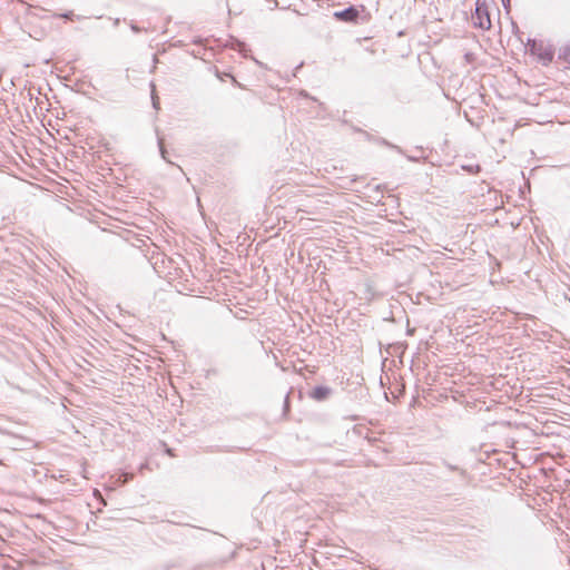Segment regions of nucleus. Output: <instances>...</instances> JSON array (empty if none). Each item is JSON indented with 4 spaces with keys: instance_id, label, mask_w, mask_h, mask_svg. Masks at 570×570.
Returning <instances> with one entry per match:
<instances>
[{
    "instance_id": "f257e3e1",
    "label": "nucleus",
    "mask_w": 570,
    "mask_h": 570,
    "mask_svg": "<svg viewBox=\"0 0 570 570\" xmlns=\"http://www.w3.org/2000/svg\"><path fill=\"white\" fill-rule=\"evenodd\" d=\"M529 52L535 56L543 66H548L553 61L554 48L551 45H546L541 40L528 38L525 43Z\"/></svg>"
},
{
    "instance_id": "f03ea898",
    "label": "nucleus",
    "mask_w": 570,
    "mask_h": 570,
    "mask_svg": "<svg viewBox=\"0 0 570 570\" xmlns=\"http://www.w3.org/2000/svg\"><path fill=\"white\" fill-rule=\"evenodd\" d=\"M473 24L482 30L491 28L489 6L485 0H476L475 11L472 14Z\"/></svg>"
},
{
    "instance_id": "7ed1b4c3",
    "label": "nucleus",
    "mask_w": 570,
    "mask_h": 570,
    "mask_svg": "<svg viewBox=\"0 0 570 570\" xmlns=\"http://www.w3.org/2000/svg\"><path fill=\"white\" fill-rule=\"evenodd\" d=\"M0 434L9 435L12 438V442L8 444L11 450L19 451L23 450L32 444V440L21 436L7 428L0 425Z\"/></svg>"
},
{
    "instance_id": "20e7f679",
    "label": "nucleus",
    "mask_w": 570,
    "mask_h": 570,
    "mask_svg": "<svg viewBox=\"0 0 570 570\" xmlns=\"http://www.w3.org/2000/svg\"><path fill=\"white\" fill-rule=\"evenodd\" d=\"M360 12L354 6H350L341 11L334 12V17L344 22H355L358 19Z\"/></svg>"
},
{
    "instance_id": "39448f33",
    "label": "nucleus",
    "mask_w": 570,
    "mask_h": 570,
    "mask_svg": "<svg viewBox=\"0 0 570 570\" xmlns=\"http://www.w3.org/2000/svg\"><path fill=\"white\" fill-rule=\"evenodd\" d=\"M331 394L332 389L324 385H317L308 393L309 397L317 402L326 401Z\"/></svg>"
},
{
    "instance_id": "423d86ee",
    "label": "nucleus",
    "mask_w": 570,
    "mask_h": 570,
    "mask_svg": "<svg viewBox=\"0 0 570 570\" xmlns=\"http://www.w3.org/2000/svg\"><path fill=\"white\" fill-rule=\"evenodd\" d=\"M228 46L232 49L237 50L238 52H240L244 57L247 56L246 55V51H247L246 45L243 41H240V40H238L236 38H232L229 43H228Z\"/></svg>"
},
{
    "instance_id": "0eeeda50",
    "label": "nucleus",
    "mask_w": 570,
    "mask_h": 570,
    "mask_svg": "<svg viewBox=\"0 0 570 570\" xmlns=\"http://www.w3.org/2000/svg\"><path fill=\"white\" fill-rule=\"evenodd\" d=\"M156 135H157V142H158L159 153H160L161 158L165 161H167L168 164H173L170 160L167 159V150L164 145V138L159 136L158 129H156Z\"/></svg>"
},
{
    "instance_id": "6e6552de",
    "label": "nucleus",
    "mask_w": 570,
    "mask_h": 570,
    "mask_svg": "<svg viewBox=\"0 0 570 570\" xmlns=\"http://www.w3.org/2000/svg\"><path fill=\"white\" fill-rule=\"evenodd\" d=\"M559 59L570 65V43L560 49Z\"/></svg>"
},
{
    "instance_id": "1a4fd4ad",
    "label": "nucleus",
    "mask_w": 570,
    "mask_h": 570,
    "mask_svg": "<svg viewBox=\"0 0 570 570\" xmlns=\"http://www.w3.org/2000/svg\"><path fill=\"white\" fill-rule=\"evenodd\" d=\"M511 27H512V33L522 42V35L523 32L520 30L519 26L517 24V22L512 21L511 22Z\"/></svg>"
},
{
    "instance_id": "9d476101",
    "label": "nucleus",
    "mask_w": 570,
    "mask_h": 570,
    "mask_svg": "<svg viewBox=\"0 0 570 570\" xmlns=\"http://www.w3.org/2000/svg\"><path fill=\"white\" fill-rule=\"evenodd\" d=\"M289 393L291 391L286 394L285 399H284V405H283V413L284 415H287V413L289 412Z\"/></svg>"
},
{
    "instance_id": "9b49d317",
    "label": "nucleus",
    "mask_w": 570,
    "mask_h": 570,
    "mask_svg": "<svg viewBox=\"0 0 570 570\" xmlns=\"http://www.w3.org/2000/svg\"><path fill=\"white\" fill-rule=\"evenodd\" d=\"M151 98H153V106H154V108L158 109L159 108V100H158V97L155 95L154 90H153Z\"/></svg>"
},
{
    "instance_id": "f8f14e48",
    "label": "nucleus",
    "mask_w": 570,
    "mask_h": 570,
    "mask_svg": "<svg viewBox=\"0 0 570 570\" xmlns=\"http://www.w3.org/2000/svg\"><path fill=\"white\" fill-rule=\"evenodd\" d=\"M60 18H63V19H69L71 20L73 18V12L72 11H68V12H65V13H61L59 14Z\"/></svg>"
},
{
    "instance_id": "ddd939ff",
    "label": "nucleus",
    "mask_w": 570,
    "mask_h": 570,
    "mask_svg": "<svg viewBox=\"0 0 570 570\" xmlns=\"http://www.w3.org/2000/svg\"><path fill=\"white\" fill-rule=\"evenodd\" d=\"M502 1V4H503V8L505 9L507 12L510 11V8H511V0H501Z\"/></svg>"
},
{
    "instance_id": "4468645a",
    "label": "nucleus",
    "mask_w": 570,
    "mask_h": 570,
    "mask_svg": "<svg viewBox=\"0 0 570 570\" xmlns=\"http://www.w3.org/2000/svg\"><path fill=\"white\" fill-rule=\"evenodd\" d=\"M383 144H384V145H386V146H389V147H391V148H393V149H395V150H397L399 153H402V149H401L399 146H395V145H393V144H390V142H387L386 140H383Z\"/></svg>"
},
{
    "instance_id": "2eb2a0df",
    "label": "nucleus",
    "mask_w": 570,
    "mask_h": 570,
    "mask_svg": "<svg viewBox=\"0 0 570 570\" xmlns=\"http://www.w3.org/2000/svg\"><path fill=\"white\" fill-rule=\"evenodd\" d=\"M444 464H445V466H446L449 470H451V471H458V470H459V468H458V466L452 465V464H450V463H448V462H444Z\"/></svg>"
},
{
    "instance_id": "dca6fc26",
    "label": "nucleus",
    "mask_w": 570,
    "mask_h": 570,
    "mask_svg": "<svg viewBox=\"0 0 570 570\" xmlns=\"http://www.w3.org/2000/svg\"><path fill=\"white\" fill-rule=\"evenodd\" d=\"M0 464H2V461L0 460Z\"/></svg>"
}]
</instances>
